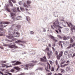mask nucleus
Returning <instances> with one entry per match:
<instances>
[{
	"mask_svg": "<svg viewBox=\"0 0 75 75\" xmlns=\"http://www.w3.org/2000/svg\"><path fill=\"white\" fill-rule=\"evenodd\" d=\"M74 42V40L72 38H70V43H72Z\"/></svg>",
	"mask_w": 75,
	"mask_h": 75,
	"instance_id": "28",
	"label": "nucleus"
},
{
	"mask_svg": "<svg viewBox=\"0 0 75 75\" xmlns=\"http://www.w3.org/2000/svg\"><path fill=\"white\" fill-rule=\"evenodd\" d=\"M73 40H75V36H73Z\"/></svg>",
	"mask_w": 75,
	"mask_h": 75,
	"instance_id": "63",
	"label": "nucleus"
},
{
	"mask_svg": "<svg viewBox=\"0 0 75 75\" xmlns=\"http://www.w3.org/2000/svg\"><path fill=\"white\" fill-rule=\"evenodd\" d=\"M75 57V53H74L73 54V56H72V57Z\"/></svg>",
	"mask_w": 75,
	"mask_h": 75,
	"instance_id": "64",
	"label": "nucleus"
},
{
	"mask_svg": "<svg viewBox=\"0 0 75 75\" xmlns=\"http://www.w3.org/2000/svg\"><path fill=\"white\" fill-rule=\"evenodd\" d=\"M17 10H18V11H19V12H20V10H19V8H17Z\"/></svg>",
	"mask_w": 75,
	"mask_h": 75,
	"instance_id": "62",
	"label": "nucleus"
},
{
	"mask_svg": "<svg viewBox=\"0 0 75 75\" xmlns=\"http://www.w3.org/2000/svg\"><path fill=\"white\" fill-rule=\"evenodd\" d=\"M45 52H50V49H49V48L48 47L46 48Z\"/></svg>",
	"mask_w": 75,
	"mask_h": 75,
	"instance_id": "18",
	"label": "nucleus"
},
{
	"mask_svg": "<svg viewBox=\"0 0 75 75\" xmlns=\"http://www.w3.org/2000/svg\"><path fill=\"white\" fill-rule=\"evenodd\" d=\"M1 62L2 64H4V63H6V62H7L6 61H1Z\"/></svg>",
	"mask_w": 75,
	"mask_h": 75,
	"instance_id": "38",
	"label": "nucleus"
},
{
	"mask_svg": "<svg viewBox=\"0 0 75 75\" xmlns=\"http://www.w3.org/2000/svg\"><path fill=\"white\" fill-rule=\"evenodd\" d=\"M60 46H61V48H63V47L62 46V44L60 45Z\"/></svg>",
	"mask_w": 75,
	"mask_h": 75,
	"instance_id": "59",
	"label": "nucleus"
},
{
	"mask_svg": "<svg viewBox=\"0 0 75 75\" xmlns=\"http://www.w3.org/2000/svg\"><path fill=\"white\" fill-rule=\"evenodd\" d=\"M47 57L49 59L51 58V55H50V52H47Z\"/></svg>",
	"mask_w": 75,
	"mask_h": 75,
	"instance_id": "21",
	"label": "nucleus"
},
{
	"mask_svg": "<svg viewBox=\"0 0 75 75\" xmlns=\"http://www.w3.org/2000/svg\"><path fill=\"white\" fill-rule=\"evenodd\" d=\"M62 38L64 40H68V39H69L70 38V37L69 36H63L62 37Z\"/></svg>",
	"mask_w": 75,
	"mask_h": 75,
	"instance_id": "10",
	"label": "nucleus"
},
{
	"mask_svg": "<svg viewBox=\"0 0 75 75\" xmlns=\"http://www.w3.org/2000/svg\"><path fill=\"white\" fill-rule=\"evenodd\" d=\"M51 74H52V73H48L47 74V75H51Z\"/></svg>",
	"mask_w": 75,
	"mask_h": 75,
	"instance_id": "55",
	"label": "nucleus"
},
{
	"mask_svg": "<svg viewBox=\"0 0 75 75\" xmlns=\"http://www.w3.org/2000/svg\"><path fill=\"white\" fill-rule=\"evenodd\" d=\"M30 33L31 34H34V32L33 31H30Z\"/></svg>",
	"mask_w": 75,
	"mask_h": 75,
	"instance_id": "48",
	"label": "nucleus"
},
{
	"mask_svg": "<svg viewBox=\"0 0 75 75\" xmlns=\"http://www.w3.org/2000/svg\"><path fill=\"white\" fill-rule=\"evenodd\" d=\"M34 65H33V64H30L28 65L26 64L25 66H23V67H24V69L28 70V68H33V66Z\"/></svg>",
	"mask_w": 75,
	"mask_h": 75,
	"instance_id": "2",
	"label": "nucleus"
},
{
	"mask_svg": "<svg viewBox=\"0 0 75 75\" xmlns=\"http://www.w3.org/2000/svg\"><path fill=\"white\" fill-rule=\"evenodd\" d=\"M11 72H13L14 71V70L13 69H12L10 70Z\"/></svg>",
	"mask_w": 75,
	"mask_h": 75,
	"instance_id": "51",
	"label": "nucleus"
},
{
	"mask_svg": "<svg viewBox=\"0 0 75 75\" xmlns=\"http://www.w3.org/2000/svg\"><path fill=\"white\" fill-rule=\"evenodd\" d=\"M18 75H24V73H21V74H18Z\"/></svg>",
	"mask_w": 75,
	"mask_h": 75,
	"instance_id": "54",
	"label": "nucleus"
},
{
	"mask_svg": "<svg viewBox=\"0 0 75 75\" xmlns=\"http://www.w3.org/2000/svg\"><path fill=\"white\" fill-rule=\"evenodd\" d=\"M55 22L56 23V24L57 25V24L55 23V22H53V26H54V27L55 28H57V27H58V28H62V27L59 26V22L58 21V19H57L56 21Z\"/></svg>",
	"mask_w": 75,
	"mask_h": 75,
	"instance_id": "1",
	"label": "nucleus"
},
{
	"mask_svg": "<svg viewBox=\"0 0 75 75\" xmlns=\"http://www.w3.org/2000/svg\"><path fill=\"white\" fill-rule=\"evenodd\" d=\"M65 23H64V24H63V23H62V25L64 27H66V25H65Z\"/></svg>",
	"mask_w": 75,
	"mask_h": 75,
	"instance_id": "42",
	"label": "nucleus"
},
{
	"mask_svg": "<svg viewBox=\"0 0 75 75\" xmlns=\"http://www.w3.org/2000/svg\"><path fill=\"white\" fill-rule=\"evenodd\" d=\"M7 6H8V5H7V6L6 7V10L8 11V12H10V9L9 8H7Z\"/></svg>",
	"mask_w": 75,
	"mask_h": 75,
	"instance_id": "27",
	"label": "nucleus"
},
{
	"mask_svg": "<svg viewBox=\"0 0 75 75\" xmlns=\"http://www.w3.org/2000/svg\"><path fill=\"white\" fill-rule=\"evenodd\" d=\"M72 54H70L68 55V57H69V58H71V57H72Z\"/></svg>",
	"mask_w": 75,
	"mask_h": 75,
	"instance_id": "36",
	"label": "nucleus"
},
{
	"mask_svg": "<svg viewBox=\"0 0 75 75\" xmlns=\"http://www.w3.org/2000/svg\"><path fill=\"white\" fill-rule=\"evenodd\" d=\"M62 41H60L59 42V45H61L62 44Z\"/></svg>",
	"mask_w": 75,
	"mask_h": 75,
	"instance_id": "34",
	"label": "nucleus"
},
{
	"mask_svg": "<svg viewBox=\"0 0 75 75\" xmlns=\"http://www.w3.org/2000/svg\"><path fill=\"white\" fill-rule=\"evenodd\" d=\"M1 65H2V68H3V67H4L6 66V64H2Z\"/></svg>",
	"mask_w": 75,
	"mask_h": 75,
	"instance_id": "43",
	"label": "nucleus"
},
{
	"mask_svg": "<svg viewBox=\"0 0 75 75\" xmlns=\"http://www.w3.org/2000/svg\"><path fill=\"white\" fill-rule=\"evenodd\" d=\"M13 69H16V70H19L20 69V68L18 67H14L13 68Z\"/></svg>",
	"mask_w": 75,
	"mask_h": 75,
	"instance_id": "20",
	"label": "nucleus"
},
{
	"mask_svg": "<svg viewBox=\"0 0 75 75\" xmlns=\"http://www.w3.org/2000/svg\"><path fill=\"white\" fill-rule=\"evenodd\" d=\"M68 65V64H65L64 65H62V66L63 68L65 67L66 66H67Z\"/></svg>",
	"mask_w": 75,
	"mask_h": 75,
	"instance_id": "32",
	"label": "nucleus"
},
{
	"mask_svg": "<svg viewBox=\"0 0 75 75\" xmlns=\"http://www.w3.org/2000/svg\"><path fill=\"white\" fill-rule=\"evenodd\" d=\"M58 30L60 33H61V30L60 28L58 29Z\"/></svg>",
	"mask_w": 75,
	"mask_h": 75,
	"instance_id": "58",
	"label": "nucleus"
},
{
	"mask_svg": "<svg viewBox=\"0 0 75 75\" xmlns=\"http://www.w3.org/2000/svg\"><path fill=\"white\" fill-rule=\"evenodd\" d=\"M7 38H9V39H12V38H14V37L12 36V35H10L8 36H7Z\"/></svg>",
	"mask_w": 75,
	"mask_h": 75,
	"instance_id": "13",
	"label": "nucleus"
},
{
	"mask_svg": "<svg viewBox=\"0 0 75 75\" xmlns=\"http://www.w3.org/2000/svg\"><path fill=\"white\" fill-rule=\"evenodd\" d=\"M58 37L59 38H60V39H61L62 38V37L60 35H59Z\"/></svg>",
	"mask_w": 75,
	"mask_h": 75,
	"instance_id": "49",
	"label": "nucleus"
},
{
	"mask_svg": "<svg viewBox=\"0 0 75 75\" xmlns=\"http://www.w3.org/2000/svg\"><path fill=\"white\" fill-rule=\"evenodd\" d=\"M52 71H54V67H52Z\"/></svg>",
	"mask_w": 75,
	"mask_h": 75,
	"instance_id": "46",
	"label": "nucleus"
},
{
	"mask_svg": "<svg viewBox=\"0 0 75 75\" xmlns=\"http://www.w3.org/2000/svg\"><path fill=\"white\" fill-rule=\"evenodd\" d=\"M8 67H12V66L11 65L8 66L6 67V68H8Z\"/></svg>",
	"mask_w": 75,
	"mask_h": 75,
	"instance_id": "53",
	"label": "nucleus"
},
{
	"mask_svg": "<svg viewBox=\"0 0 75 75\" xmlns=\"http://www.w3.org/2000/svg\"><path fill=\"white\" fill-rule=\"evenodd\" d=\"M20 9L21 11H24V8H23L20 7Z\"/></svg>",
	"mask_w": 75,
	"mask_h": 75,
	"instance_id": "33",
	"label": "nucleus"
},
{
	"mask_svg": "<svg viewBox=\"0 0 75 75\" xmlns=\"http://www.w3.org/2000/svg\"><path fill=\"white\" fill-rule=\"evenodd\" d=\"M12 34H13V35H15V37H18V36L19 35V34L17 32H15V31H14V32Z\"/></svg>",
	"mask_w": 75,
	"mask_h": 75,
	"instance_id": "8",
	"label": "nucleus"
},
{
	"mask_svg": "<svg viewBox=\"0 0 75 75\" xmlns=\"http://www.w3.org/2000/svg\"><path fill=\"white\" fill-rule=\"evenodd\" d=\"M23 7H26V8H28V7L27 5V4H26L25 3H24L23 4Z\"/></svg>",
	"mask_w": 75,
	"mask_h": 75,
	"instance_id": "19",
	"label": "nucleus"
},
{
	"mask_svg": "<svg viewBox=\"0 0 75 75\" xmlns=\"http://www.w3.org/2000/svg\"><path fill=\"white\" fill-rule=\"evenodd\" d=\"M0 74L2 75H4V74H3V73L1 71H0Z\"/></svg>",
	"mask_w": 75,
	"mask_h": 75,
	"instance_id": "56",
	"label": "nucleus"
},
{
	"mask_svg": "<svg viewBox=\"0 0 75 75\" xmlns=\"http://www.w3.org/2000/svg\"><path fill=\"white\" fill-rule=\"evenodd\" d=\"M9 24V23L6 22H0V27H3V24Z\"/></svg>",
	"mask_w": 75,
	"mask_h": 75,
	"instance_id": "5",
	"label": "nucleus"
},
{
	"mask_svg": "<svg viewBox=\"0 0 75 75\" xmlns=\"http://www.w3.org/2000/svg\"><path fill=\"white\" fill-rule=\"evenodd\" d=\"M15 43L17 44H19V43H23V41H22L20 40H17L15 42Z\"/></svg>",
	"mask_w": 75,
	"mask_h": 75,
	"instance_id": "12",
	"label": "nucleus"
},
{
	"mask_svg": "<svg viewBox=\"0 0 75 75\" xmlns=\"http://www.w3.org/2000/svg\"><path fill=\"white\" fill-rule=\"evenodd\" d=\"M10 48H18V47L14 45V43H11V45L9 46Z\"/></svg>",
	"mask_w": 75,
	"mask_h": 75,
	"instance_id": "4",
	"label": "nucleus"
},
{
	"mask_svg": "<svg viewBox=\"0 0 75 75\" xmlns=\"http://www.w3.org/2000/svg\"><path fill=\"white\" fill-rule=\"evenodd\" d=\"M55 63L57 66H59V65H58V62L57 61V60H56Z\"/></svg>",
	"mask_w": 75,
	"mask_h": 75,
	"instance_id": "39",
	"label": "nucleus"
},
{
	"mask_svg": "<svg viewBox=\"0 0 75 75\" xmlns=\"http://www.w3.org/2000/svg\"><path fill=\"white\" fill-rule=\"evenodd\" d=\"M72 47V44H70L69 46L67 48V50H69L70 48H71Z\"/></svg>",
	"mask_w": 75,
	"mask_h": 75,
	"instance_id": "22",
	"label": "nucleus"
},
{
	"mask_svg": "<svg viewBox=\"0 0 75 75\" xmlns=\"http://www.w3.org/2000/svg\"><path fill=\"white\" fill-rule=\"evenodd\" d=\"M56 55H58V52L57 51H56Z\"/></svg>",
	"mask_w": 75,
	"mask_h": 75,
	"instance_id": "50",
	"label": "nucleus"
},
{
	"mask_svg": "<svg viewBox=\"0 0 75 75\" xmlns=\"http://www.w3.org/2000/svg\"><path fill=\"white\" fill-rule=\"evenodd\" d=\"M65 61H64L63 62H62L61 63V65H62V64H64V63H65Z\"/></svg>",
	"mask_w": 75,
	"mask_h": 75,
	"instance_id": "44",
	"label": "nucleus"
},
{
	"mask_svg": "<svg viewBox=\"0 0 75 75\" xmlns=\"http://www.w3.org/2000/svg\"><path fill=\"white\" fill-rule=\"evenodd\" d=\"M19 4H20L21 6V5H23V2H22V1H20L19 2Z\"/></svg>",
	"mask_w": 75,
	"mask_h": 75,
	"instance_id": "35",
	"label": "nucleus"
},
{
	"mask_svg": "<svg viewBox=\"0 0 75 75\" xmlns=\"http://www.w3.org/2000/svg\"><path fill=\"white\" fill-rule=\"evenodd\" d=\"M10 14L11 16H15V13H11Z\"/></svg>",
	"mask_w": 75,
	"mask_h": 75,
	"instance_id": "37",
	"label": "nucleus"
},
{
	"mask_svg": "<svg viewBox=\"0 0 75 75\" xmlns=\"http://www.w3.org/2000/svg\"><path fill=\"white\" fill-rule=\"evenodd\" d=\"M21 27V26L20 25H18L17 26V28H20Z\"/></svg>",
	"mask_w": 75,
	"mask_h": 75,
	"instance_id": "41",
	"label": "nucleus"
},
{
	"mask_svg": "<svg viewBox=\"0 0 75 75\" xmlns=\"http://www.w3.org/2000/svg\"><path fill=\"white\" fill-rule=\"evenodd\" d=\"M16 20H22V17L20 16H18L16 18Z\"/></svg>",
	"mask_w": 75,
	"mask_h": 75,
	"instance_id": "11",
	"label": "nucleus"
},
{
	"mask_svg": "<svg viewBox=\"0 0 75 75\" xmlns=\"http://www.w3.org/2000/svg\"><path fill=\"white\" fill-rule=\"evenodd\" d=\"M43 58L45 60H44V59H43L42 58H40V60L41 61H42V62H47V61H48V60L47 59V57H46L45 56H44V57H43Z\"/></svg>",
	"mask_w": 75,
	"mask_h": 75,
	"instance_id": "6",
	"label": "nucleus"
},
{
	"mask_svg": "<svg viewBox=\"0 0 75 75\" xmlns=\"http://www.w3.org/2000/svg\"><path fill=\"white\" fill-rule=\"evenodd\" d=\"M31 2L30 1H27V3L28 4H31Z\"/></svg>",
	"mask_w": 75,
	"mask_h": 75,
	"instance_id": "30",
	"label": "nucleus"
},
{
	"mask_svg": "<svg viewBox=\"0 0 75 75\" xmlns=\"http://www.w3.org/2000/svg\"><path fill=\"white\" fill-rule=\"evenodd\" d=\"M7 74H8V75H12V74H11V73L9 72H7Z\"/></svg>",
	"mask_w": 75,
	"mask_h": 75,
	"instance_id": "52",
	"label": "nucleus"
},
{
	"mask_svg": "<svg viewBox=\"0 0 75 75\" xmlns=\"http://www.w3.org/2000/svg\"><path fill=\"white\" fill-rule=\"evenodd\" d=\"M60 57H60L59 56V55H57V59H60Z\"/></svg>",
	"mask_w": 75,
	"mask_h": 75,
	"instance_id": "40",
	"label": "nucleus"
},
{
	"mask_svg": "<svg viewBox=\"0 0 75 75\" xmlns=\"http://www.w3.org/2000/svg\"><path fill=\"white\" fill-rule=\"evenodd\" d=\"M60 71L61 73H64L65 72V70L64 69H60Z\"/></svg>",
	"mask_w": 75,
	"mask_h": 75,
	"instance_id": "25",
	"label": "nucleus"
},
{
	"mask_svg": "<svg viewBox=\"0 0 75 75\" xmlns=\"http://www.w3.org/2000/svg\"><path fill=\"white\" fill-rule=\"evenodd\" d=\"M20 62H19L17 61L15 64H13V65H19V64H20Z\"/></svg>",
	"mask_w": 75,
	"mask_h": 75,
	"instance_id": "15",
	"label": "nucleus"
},
{
	"mask_svg": "<svg viewBox=\"0 0 75 75\" xmlns=\"http://www.w3.org/2000/svg\"><path fill=\"white\" fill-rule=\"evenodd\" d=\"M12 0H10L9 1V4L11 6V7H13V4H12V2H11V1Z\"/></svg>",
	"mask_w": 75,
	"mask_h": 75,
	"instance_id": "17",
	"label": "nucleus"
},
{
	"mask_svg": "<svg viewBox=\"0 0 75 75\" xmlns=\"http://www.w3.org/2000/svg\"><path fill=\"white\" fill-rule=\"evenodd\" d=\"M71 70V69H70V68L69 67H67L66 68V71L68 72V71H70Z\"/></svg>",
	"mask_w": 75,
	"mask_h": 75,
	"instance_id": "26",
	"label": "nucleus"
},
{
	"mask_svg": "<svg viewBox=\"0 0 75 75\" xmlns=\"http://www.w3.org/2000/svg\"><path fill=\"white\" fill-rule=\"evenodd\" d=\"M68 51H66L64 52V55H68Z\"/></svg>",
	"mask_w": 75,
	"mask_h": 75,
	"instance_id": "23",
	"label": "nucleus"
},
{
	"mask_svg": "<svg viewBox=\"0 0 75 75\" xmlns=\"http://www.w3.org/2000/svg\"><path fill=\"white\" fill-rule=\"evenodd\" d=\"M43 69H42V68H41V67H39L38 68V69H36V71H37V70H42Z\"/></svg>",
	"mask_w": 75,
	"mask_h": 75,
	"instance_id": "31",
	"label": "nucleus"
},
{
	"mask_svg": "<svg viewBox=\"0 0 75 75\" xmlns=\"http://www.w3.org/2000/svg\"><path fill=\"white\" fill-rule=\"evenodd\" d=\"M47 67H45V69L46 71H49L48 70V66L50 69H51V66L50 65V63H47Z\"/></svg>",
	"mask_w": 75,
	"mask_h": 75,
	"instance_id": "7",
	"label": "nucleus"
},
{
	"mask_svg": "<svg viewBox=\"0 0 75 75\" xmlns=\"http://www.w3.org/2000/svg\"><path fill=\"white\" fill-rule=\"evenodd\" d=\"M75 45V43H74L71 46L72 47H74Z\"/></svg>",
	"mask_w": 75,
	"mask_h": 75,
	"instance_id": "47",
	"label": "nucleus"
},
{
	"mask_svg": "<svg viewBox=\"0 0 75 75\" xmlns=\"http://www.w3.org/2000/svg\"><path fill=\"white\" fill-rule=\"evenodd\" d=\"M59 66H58V68L56 70V71H57L58 70V69H59Z\"/></svg>",
	"mask_w": 75,
	"mask_h": 75,
	"instance_id": "57",
	"label": "nucleus"
},
{
	"mask_svg": "<svg viewBox=\"0 0 75 75\" xmlns=\"http://www.w3.org/2000/svg\"><path fill=\"white\" fill-rule=\"evenodd\" d=\"M50 54L51 55H52V51H51L50 52Z\"/></svg>",
	"mask_w": 75,
	"mask_h": 75,
	"instance_id": "60",
	"label": "nucleus"
},
{
	"mask_svg": "<svg viewBox=\"0 0 75 75\" xmlns=\"http://www.w3.org/2000/svg\"><path fill=\"white\" fill-rule=\"evenodd\" d=\"M66 31H69V29L68 28H66Z\"/></svg>",
	"mask_w": 75,
	"mask_h": 75,
	"instance_id": "61",
	"label": "nucleus"
},
{
	"mask_svg": "<svg viewBox=\"0 0 75 75\" xmlns=\"http://www.w3.org/2000/svg\"><path fill=\"white\" fill-rule=\"evenodd\" d=\"M26 19L30 23V17L29 16L26 17Z\"/></svg>",
	"mask_w": 75,
	"mask_h": 75,
	"instance_id": "14",
	"label": "nucleus"
},
{
	"mask_svg": "<svg viewBox=\"0 0 75 75\" xmlns=\"http://www.w3.org/2000/svg\"><path fill=\"white\" fill-rule=\"evenodd\" d=\"M49 37H50V38H51V39H52L53 40H54L55 41V42H57V40L55 39V38H54V37H53L52 36L50 35H49Z\"/></svg>",
	"mask_w": 75,
	"mask_h": 75,
	"instance_id": "9",
	"label": "nucleus"
},
{
	"mask_svg": "<svg viewBox=\"0 0 75 75\" xmlns=\"http://www.w3.org/2000/svg\"><path fill=\"white\" fill-rule=\"evenodd\" d=\"M11 1H12V2H13V3H16V1L14 0H12Z\"/></svg>",
	"mask_w": 75,
	"mask_h": 75,
	"instance_id": "45",
	"label": "nucleus"
},
{
	"mask_svg": "<svg viewBox=\"0 0 75 75\" xmlns=\"http://www.w3.org/2000/svg\"><path fill=\"white\" fill-rule=\"evenodd\" d=\"M47 40V39L45 38H44L42 39L43 42H45Z\"/></svg>",
	"mask_w": 75,
	"mask_h": 75,
	"instance_id": "29",
	"label": "nucleus"
},
{
	"mask_svg": "<svg viewBox=\"0 0 75 75\" xmlns=\"http://www.w3.org/2000/svg\"><path fill=\"white\" fill-rule=\"evenodd\" d=\"M62 54H63V52L61 51L59 53V56H60L61 57H62Z\"/></svg>",
	"mask_w": 75,
	"mask_h": 75,
	"instance_id": "24",
	"label": "nucleus"
},
{
	"mask_svg": "<svg viewBox=\"0 0 75 75\" xmlns=\"http://www.w3.org/2000/svg\"><path fill=\"white\" fill-rule=\"evenodd\" d=\"M66 23L68 24L69 27H70L71 25V31L72 32H73V30H75V26L73 25H72L71 23H70L69 24L67 22H66Z\"/></svg>",
	"mask_w": 75,
	"mask_h": 75,
	"instance_id": "3",
	"label": "nucleus"
},
{
	"mask_svg": "<svg viewBox=\"0 0 75 75\" xmlns=\"http://www.w3.org/2000/svg\"><path fill=\"white\" fill-rule=\"evenodd\" d=\"M57 13H58L57 12H54L53 13V15L54 16V17H57V16H58Z\"/></svg>",
	"mask_w": 75,
	"mask_h": 75,
	"instance_id": "16",
	"label": "nucleus"
}]
</instances>
